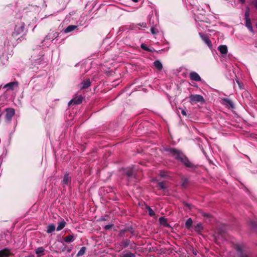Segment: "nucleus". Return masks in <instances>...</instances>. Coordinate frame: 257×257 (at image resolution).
Here are the masks:
<instances>
[{
    "label": "nucleus",
    "mask_w": 257,
    "mask_h": 257,
    "mask_svg": "<svg viewBox=\"0 0 257 257\" xmlns=\"http://www.w3.org/2000/svg\"><path fill=\"white\" fill-rule=\"evenodd\" d=\"M166 151L168 152L169 155L181 161L186 167L189 168L194 167V165L179 151L173 148L166 149Z\"/></svg>",
    "instance_id": "nucleus-1"
},
{
    "label": "nucleus",
    "mask_w": 257,
    "mask_h": 257,
    "mask_svg": "<svg viewBox=\"0 0 257 257\" xmlns=\"http://www.w3.org/2000/svg\"><path fill=\"white\" fill-rule=\"evenodd\" d=\"M25 24L23 22H20L16 25L13 36L16 39H19V36L21 37L24 34L25 30Z\"/></svg>",
    "instance_id": "nucleus-2"
},
{
    "label": "nucleus",
    "mask_w": 257,
    "mask_h": 257,
    "mask_svg": "<svg viewBox=\"0 0 257 257\" xmlns=\"http://www.w3.org/2000/svg\"><path fill=\"white\" fill-rule=\"evenodd\" d=\"M189 98L192 104L197 102H204L203 96L199 94L191 95Z\"/></svg>",
    "instance_id": "nucleus-3"
},
{
    "label": "nucleus",
    "mask_w": 257,
    "mask_h": 257,
    "mask_svg": "<svg viewBox=\"0 0 257 257\" xmlns=\"http://www.w3.org/2000/svg\"><path fill=\"white\" fill-rule=\"evenodd\" d=\"M6 114L5 118L6 121L10 122L12 120L13 116L15 114V109L12 108H9L6 109Z\"/></svg>",
    "instance_id": "nucleus-4"
},
{
    "label": "nucleus",
    "mask_w": 257,
    "mask_h": 257,
    "mask_svg": "<svg viewBox=\"0 0 257 257\" xmlns=\"http://www.w3.org/2000/svg\"><path fill=\"white\" fill-rule=\"evenodd\" d=\"M199 35L201 38L202 40L209 47H212L211 42L210 41L208 37L206 35H203L201 33H199Z\"/></svg>",
    "instance_id": "nucleus-5"
},
{
    "label": "nucleus",
    "mask_w": 257,
    "mask_h": 257,
    "mask_svg": "<svg viewBox=\"0 0 257 257\" xmlns=\"http://www.w3.org/2000/svg\"><path fill=\"white\" fill-rule=\"evenodd\" d=\"M18 83L17 82H12L9 83L5 85L4 88H7V90H14L15 87H18Z\"/></svg>",
    "instance_id": "nucleus-6"
},
{
    "label": "nucleus",
    "mask_w": 257,
    "mask_h": 257,
    "mask_svg": "<svg viewBox=\"0 0 257 257\" xmlns=\"http://www.w3.org/2000/svg\"><path fill=\"white\" fill-rule=\"evenodd\" d=\"M190 77L191 80L194 81H200L201 80V77L196 72H191L190 73Z\"/></svg>",
    "instance_id": "nucleus-7"
},
{
    "label": "nucleus",
    "mask_w": 257,
    "mask_h": 257,
    "mask_svg": "<svg viewBox=\"0 0 257 257\" xmlns=\"http://www.w3.org/2000/svg\"><path fill=\"white\" fill-rule=\"evenodd\" d=\"M82 97L81 96H80L79 97H75V98L72 99L71 100H70L68 103V105H70L72 104H80L82 102Z\"/></svg>",
    "instance_id": "nucleus-8"
},
{
    "label": "nucleus",
    "mask_w": 257,
    "mask_h": 257,
    "mask_svg": "<svg viewBox=\"0 0 257 257\" xmlns=\"http://www.w3.org/2000/svg\"><path fill=\"white\" fill-rule=\"evenodd\" d=\"M244 245L242 244H236L235 246L236 249L237 250L238 253L239 255H243L244 253L243 252Z\"/></svg>",
    "instance_id": "nucleus-9"
},
{
    "label": "nucleus",
    "mask_w": 257,
    "mask_h": 257,
    "mask_svg": "<svg viewBox=\"0 0 257 257\" xmlns=\"http://www.w3.org/2000/svg\"><path fill=\"white\" fill-rule=\"evenodd\" d=\"M218 50L222 54H226L228 52L227 47L226 45H220L218 47Z\"/></svg>",
    "instance_id": "nucleus-10"
},
{
    "label": "nucleus",
    "mask_w": 257,
    "mask_h": 257,
    "mask_svg": "<svg viewBox=\"0 0 257 257\" xmlns=\"http://www.w3.org/2000/svg\"><path fill=\"white\" fill-rule=\"evenodd\" d=\"M90 85V82L89 80H86L82 82L80 84V88L81 89H85L88 87Z\"/></svg>",
    "instance_id": "nucleus-11"
},
{
    "label": "nucleus",
    "mask_w": 257,
    "mask_h": 257,
    "mask_svg": "<svg viewBox=\"0 0 257 257\" xmlns=\"http://www.w3.org/2000/svg\"><path fill=\"white\" fill-rule=\"evenodd\" d=\"M77 26L75 25H69L66 29L64 30V32L65 33H68L74 31L75 29H76Z\"/></svg>",
    "instance_id": "nucleus-12"
},
{
    "label": "nucleus",
    "mask_w": 257,
    "mask_h": 257,
    "mask_svg": "<svg viewBox=\"0 0 257 257\" xmlns=\"http://www.w3.org/2000/svg\"><path fill=\"white\" fill-rule=\"evenodd\" d=\"M10 255V251L8 249L0 250V257H8Z\"/></svg>",
    "instance_id": "nucleus-13"
},
{
    "label": "nucleus",
    "mask_w": 257,
    "mask_h": 257,
    "mask_svg": "<svg viewBox=\"0 0 257 257\" xmlns=\"http://www.w3.org/2000/svg\"><path fill=\"white\" fill-rule=\"evenodd\" d=\"M154 66L159 70H161L163 68V65L159 60H156L154 62Z\"/></svg>",
    "instance_id": "nucleus-14"
},
{
    "label": "nucleus",
    "mask_w": 257,
    "mask_h": 257,
    "mask_svg": "<svg viewBox=\"0 0 257 257\" xmlns=\"http://www.w3.org/2000/svg\"><path fill=\"white\" fill-rule=\"evenodd\" d=\"M44 251L45 249L43 247H39L36 249L35 252L38 256H40L43 254Z\"/></svg>",
    "instance_id": "nucleus-15"
},
{
    "label": "nucleus",
    "mask_w": 257,
    "mask_h": 257,
    "mask_svg": "<svg viewBox=\"0 0 257 257\" xmlns=\"http://www.w3.org/2000/svg\"><path fill=\"white\" fill-rule=\"evenodd\" d=\"M122 257H135V254L128 251H124L121 254Z\"/></svg>",
    "instance_id": "nucleus-16"
},
{
    "label": "nucleus",
    "mask_w": 257,
    "mask_h": 257,
    "mask_svg": "<svg viewBox=\"0 0 257 257\" xmlns=\"http://www.w3.org/2000/svg\"><path fill=\"white\" fill-rule=\"evenodd\" d=\"M66 222L64 220L58 223V226L57 227V230L60 231L65 226Z\"/></svg>",
    "instance_id": "nucleus-17"
},
{
    "label": "nucleus",
    "mask_w": 257,
    "mask_h": 257,
    "mask_svg": "<svg viewBox=\"0 0 257 257\" xmlns=\"http://www.w3.org/2000/svg\"><path fill=\"white\" fill-rule=\"evenodd\" d=\"M55 229V226L53 224H51L48 226L47 232L49 233L53 232Z\"/></svg>",
    "instance_id": "nucleus-18"
},
{
    "label": "nucleus",
    "mask_w": 257,
    "mask_h": 257,
    "mask_svg": "<svg viewBox=\"0 0 257 257\" xmlns=\"http://www.w3.org/2000/svg\"><path fill=\"white\" fill-rule=\"evenodd\" d=\"M69 182V175L68 174H65L63 179L62 180V183L63 184H68Z\"/></svg>",
    "instance_id": "nucleus-19"
},
{
    "label": "nucleus",
    "mask_w": 257,
    "mask_h": 257,
    "mask_svg": "<svg viewBox=\"0 0 257 257\" xmlns=\"http://www.w3.org/2000/svg\"><path fill=\"white\" fill-rule=\"evenodd\" d=\"M74 236L73 235H70L66 236L65 237L64 240L66 242H72L74 240Z\"/></svg>",
    "instance_id": "nucleus-20"
},
{
    "label": "nucleus",
    "mask_w": 257,
    "mask_h": 257,
    "mask_svg": "<svg viewBox=\"0 0 257 257\" xmlns=\"http://www.w3.org/2000/svg\"><path fill=\"white\" fill-rule=\"evenodd\" d=\"M192 223H193L192 220L191 219V218H189L187 220V221L185 223V226L187 228H190L191 227Z\"/></svg>",
    "instance_id": "nucleus-21"
},
{
    "label": "nucleus",
    "mask_w": 257,
    "mask_h": 257,
    "mask_svg": "<svg viewBox=\"0 0 257 257\" xmlns=\"http://www.w3.org/2000/svg\"><path fill=\"white\" fill-rule=\"evenodd\" d=\"M202 225L200 223L197 224V225L194 226L195 230L197 232L201 231L202 229Z\"/></svg>",
    "instance_id": "nucleus-22"
},
{
    "label": "nucleus",
    "mask_w": 257,
    "mask_h": 257,
    "mask_svg": "<svg viewBox=\"0 0 257 257\" xmlns=\"http://www.w3.org/2000/svg\"><path fill=\"white\" fill-rule=\"evenodd\" d=\"M246 26L250 31L252 32L253 30L249 19L246 20Z\"/></svg>",
    "instance_id": "nucleus-23"
},
{
    "label": "nucleus",
    "mask_w": 257,
    "mask_h": 257,
    "mask_svg": "<svg viewBox=\"0 0 257 257\" xmlns=\"http://www.w3.org/2000/svg\"><path fill=\"white\" fill-rule=\"evenodd\" d=\"M125 173H126V174L127 175V176L128 177H132L134 174V171H133V169H129L126 170V171L125 172Z\"/></svg>",
    "instance_id": "nucleus-24"
},
{
    "label": "nucleus",
    "mask_w": 257,
    "mask_h": 257,
    "mask_svg": "<svg viewBox=\"0 0 257 257\" xmlns=\"http://www.w3.org/2000/svg\"><path fill=\"white\" fill-rule=\"evenodd\" d=\"M85 251V247H82L80 249V250L78 251V252L77 253V255L78 256H81V255H82L84 253Z\"/></svg>",
    "instance_id": "nucleus-25"
},
{
    "label": "nucleus",
    "mask_w": 257,
    "mask_h": 257,
    "mask_svg": "<svg viewBox=\"0 0 257 257\" xmlns=\"http://www.w3.org/2000/svg\"><path fill=\"white\" fill-rule=\"evenodd\" d=\"M151 32L152 34L156 35L159 33V30L155 27H152L151 29Z\"/></svg>",
    "instance_id": "nucleus-26"
},
{
    "label": "nucleus",
    "mask_w": 257,
    "mask_h": 257,
    "mask_svg": "<svg viewBox=\"0 0 257 257\" xmlns=\"http://www.w3.org/2000/svg\"><path fill=\"white\" fill-rule=\"evenodd\" d=\"M159 187L163 190L166 189V186L163 182H159L158 184Z\"/></svg>",
    "instance_id": "nucleus-27"
},
{
    "label": "nucleus",
    "mask_w": 257,
    "mask_h": 257,
    "mask_svg": "<svg viewBox=\"0 0 257 257\" xmlns=\"http://www.w3.org/2000/svg\"><path fill=\"white\" fill-rule=\"evenodd\" d=\"M148 209L150 215L153 216L155 214L154 211L150 207H148Z\"/></svg>",
    "instance_id": "nucleus-28"
},
{
    "label": "nucleus",
    "mask_w": 257,
    "mask_h": 257,
    "mask_svg": "<svg viewBox=\"0 0 257 257\" xmlns=\"http://www.w3.org/2000/svg\"><path fill=\"white\" fill-rule=\"evenodd\" d=\"M160 222L161 224H164L166 222V219L164 217H161L159 218Z\"/></svg>",
    "instance_id": "nucleus-29"
},
{
    "label": "nucleus",
    "mask_w": 257,
    "mask_h": 257,
    "mask_svg": "<svg viewBox=\"0 0 257 257\" xmlns=\"http://www.w3.org/2000/svg\"><path fill=\"white\" fill-rule=\"evenodd\" d=\"M122 244L123 247H126L129 245V241L128 240L122 242Z\"/></svg>",
    "instance_id": "nucleus-30"
},
{
    "label": "nucleus",
    "mask_w": 257,
    "mask_h": 257,
    "mask_svg": "<svg viewBox=\"0 0 257 257\" xmlns=\"http://www.w3.org/2000/svg\"><path fill=\"white\" fill-rule=\"evenodd\" d=\"M113 226V225L112 224H108V225H106L105 226L104 228L106 229H109L110 228H112V227Z\"/></svg>",
    "instance_id": "nucleus-31"
},
{
    "label": "nucleus",
    "mask_w": 257,
    "mask_h": 257,
    "mask_svg": "<svg viewBox=\"0 0 257 257\" xmlns=\"http://www.w3.org/2000/svg\"><path fill=\"white\" fill-rule=\"evenodd\" d=\"M141 48L145 50H148V47L144 44L141 45Z\"/></svg>",
    "instance_id": "nucleus-32"
},
{
    "label": "nucleus",
    "mask_w": 257,
    "mask_h": 257,
    "mask_svg": "<svg viewBox=\"0 0 257 257\" xmlns=\"http://www.w3.org/2000/svg\"><path fill=\"white\" fill-rule=\"evenodd\" d=\"M245 19L247 20V19H249V12L248 11H246L245 13Z\"/></svg>",
    "instance_id": "nucleus-33"
},
{
    "label": "nucleus",
    "mask_w": 257,
    "mask_h": 257,
    "mask_svg": "<svg viewBox=\"0 0 257 257\" xmlns=\"http://www.w3.org/2000/svg\"><path fill=\"white\" fill-rule=\"evenodd\" d=\"M180 109H181V113L182 114V115H184V116H186L187 115V113L185 111V110L183 109H182V108H179Z\"/></svg>",
    "instance_id": "nucleus-34"
},
{
    "label": "nucleus",
    "mask_w": 257,
    "mask_h": 257,
    "mask_svg": "<svg viewBox=\"0 0 257 257\" xmlns=\"http://www.w3.org/2000/svg\"><path fill=\"white\" fill-rule=\"evenodd\" d=\"M185 205H186V206H187L188 208H190V209L191 208V205H190V204H188V203H186V204H185Z\"/></svg>",
    "instance_id": "nucleus-35"
},
{
    "label": "nucleus",
    "mask_w": 257,
    "mask_h": 257,
    "mask_svg": "<svg viewBox=\"0 0 257 257\" xmlns=\"http://www.w3.org/2000/svg\"><path fill=\"white\" fill-rule=\"evenodd\" d=\"M240 3H241V4H244V2H245V0H238Z\"/></svg>",
    "instance_id": "nucleus-36"
},
{
    "label": "nucleus",
    "mask_w": 257,
    "mask_h": 257,
    "mask_svg": "<svg viewBox=\"0 0 257 257\" xmlns=\"http://www.w3.org/2000/svg\"><path fill=\"white\" fill-rule=\"evenodd\" d=\"M255 6L256 8H257V1H256L255 3Z\"/></svg>",
    "instance_id": "nucleus-37"
},
{
    "label": "nucleus",
    "mask_w": 257,
    "mask_h": 257,
    "mask_svg": "<svg viewBox=\"0 0 257 257\" xmlns=\"http://www.w3.org/2000/svg\"><path fill=\"white\" fill-rule=\"evenodd\" d=\"M187 180H185V182L183 184V185H184L185 183H186V182H187Z\"/></svg>",
    "instance_id": "nucleus-38"
},
{
    "label": "nucleus",
    "mask_w": 257,
    "mask_h": 257,
    "mask_svg": "<svg viewBox=\"0 0 257 257\" xmlns=\"http://www.w3.org/2000/svg\"><path fill=\"white\" fill-rule=\"evenodd\" d=\"M161 175L162 176H165V175L164 174H161Z\"/></svg>",
    "instance_id": "nucleus-39"
},
{
    "label": "nucleus",
    "mask_w": 257,
    "mask_h": 257,
    "mask_svg": "<svg viewBox=\"0 0 257 257\" xmlns=\"http://www.w3.org/2000/svg\"><path fill=\"white\" fill-rule=\"evenodd\" d=\"M26 257H33V256H31V255H29V256H26Z\"/></svg>",
    "instance_id": "nucleus-40"
},
{
    "label": "nucleus",
    "mask_w": 257,
    "mask_h": 257,
    "mask_svg": "<svg viewBox=\"0 0 257 257\" xmlns=\"http://www.w3.org/2000/svg\"><path fill=\"white\" fill-rule=\"evenodd\" d=\"M204 215H205V216H208V215H207V214H204Z\"/></svg>",
    "instance_id": "nucleus-41"
}]
</instances>
